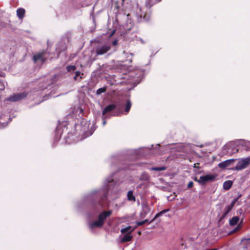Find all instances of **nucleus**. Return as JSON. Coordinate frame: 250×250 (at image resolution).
I'll use <instances>...</instances> for the list:
<instances>
[{
  "label": "nucleus",
  "instance_id": "obj_19",
  "mask_svg": "<svg viewBox=\"0 0 250 250\" xmlns=\"http://www.w3.org/2000/svg\"><path fill=\"white\" fill-rule=\"evenodd\" d=\"M160 0H146V6L150 7L153 4L159 2Z\"/></svg>",
  "mask_w": 250,
  "mask_h": 250
},
{
  "label": "nucleus",
  "instance_id": "obj_7",
  "mask_svg": "<svg viewBox=\"0 0 250 250\" xmlns=\"http://www.w3.org/2000/svg\"><path fill=\"white\" fill-rule=\"evenodd\" d=\"M238 199V197L235 198L234 199H233L232 201V202L230 205H228L226 207L225 211L224 212V213H223V214L222 215V218L225 217L228 215V214L231 211V210L234 207L235 204L237 201Z\"/></svg>",
  "mask_w": 250,
  "mask_h": 250
},
{
  "label": "nucleus",
  "instance_id": "obj_9",
  "mask_svg": "<svg viewBox=\"0 0 250 250\" xmlns=\"http://www.w3.org/2000/svg\"><path fill=\"white\" fill-rule=\"evenodd\" d=\"M233 161H234V159L227 160L219 163L218 164V167L220 168H224L230 165L231 163Z\"/></svg>",
  "mask_w": 250,
  "mask_h": 250
},
{
  "label": "nucleus",
  "instance_id": "obj_37",
  "mask_svg": "<svg viewBox=\"0 0 250 250\" xmlns=\"http://www.w3.org/2000/svg\"><path fill=\"white\" fill-rule=\"evenodd\" d=\"M199 163H196V164H194V166H193V167H198L197 166V165H199Z\"/></svg>",
  "mask_w": 250,
  "mask_h": 250
},
{
  "label": "nucleus",
  "instance_id": "obj_6",
  "mask_svg": "<svg viewBox=\"0 0 250 250\" xmlns=\"http://www.w3.org/2000/svg\"><path fill=\"white\" fill-rule=\"evenodd\" d=\"M114 184V183L112 177H109L105 181L104 185L105 186V188L104 190L103 191V195L101 197L102 201H104L106 198V195L105 194V191L109 189L110 186H113Z\"/></svg>",
  "mask_w": 250,
  "mask_h": 250
},
{
  "label": "nucleus",
  "instance_id": "obj_11",
  "mask_svg": "<svg viewBox=\"0 0 250 250\" xmlns=\"http://www.w3.org/2000/svg\"><path fill=\"white\" fill-rule=\"evenodd\" d=\"M115 107L116 106L114 104H110L107 106L103 111V115H105L107 113L114 110Z\"/></svg>",
  "mask_w": 250,
  "mask_h": 250
},
{
  "label": "nucleus",
  "instance_id": "obj_33",
  "mask_svg": "<svg viewBox=\"0 0 250 250\" xmlns=\"http://www.w3.org/2000/svg\"><path fill=\"white\" fill-rule=\"evenodd\" d=\"M118 43V41L117 40H114L113 42H112V44L114 46L116 45Z\"/></svg>",
  "mask_w": 250,
  "mask_h": 250
},
{
  "label": "nucleus",
  "instance_id": "obj_22",
  "mask_svg": "<svg viewBox=\"0 0 250 250\" xmlns=\"http://www.w3.org/2000/svg\"><path fill=\"white\" fill-rule=\"evenodd\" d=\"M131 103L129 100H128L127 101V103H126V104L125 105V111L126 112H128L129 111V110L131 108Z\"/></svg>",
  "mask_w": 250,
  "mask_h": 250
},
{
  "label": "nucleus",
  "instance_id": "obj_34",
  "mask_svg": "<svg viewBox=\"0 0 250 250\" xmlns=\"http://www.w3.org/2000/svg\"><path fill=\"white\" fill-rule=\"evenodd\" d=\"M99 205H100L102 208H104V204L100 202H99Z\"/></svg>",
  "mask_w": 250,
  "mask_h": 250
},
{
  "label": "nucleus",
  "instance_id": "obj_30",
  "mask_svg": "<svg viewBox=\"0 0 250 250\" xmlns=\"http://www.w3.org/2000/svg\"><path fill=\"white\" fill-rule=\"evenodd\" d=\"M193 185V183L192 181H190L188 185V188H190L192 187Z\"/></svg>",
  "mask_w": 250,
  "mask_h": 250
},
{
  "label": "nucleus",
  "instance_id": "obj_24",
  "mask_svg": "<svg viewBox=\"0 0 250 250\" xmlns=\"http://www.w3.org/2000/svg\"><path fill=\"white\" fill-rule=\"evenodd\" d=\"M130 229H131V227L130 226H128L127 227L123 228L121 230V232L122 233H126V232H127L128 231H129Z\"/></svg>",
  "mask_w": 250,
  "mask_h": 250
},
{
  "label": "nucleus",
  "instance_id": "obj_5",
  "mask_svg": "<svg viewBox=\"0 0 250 250\" xmlns=\"http://www.w3.org/2000/svg\"><path fill=\"white\" fill-rule=\"evenodd\" d=\"M215 178V176L213 175L208 174L204 176H201L199 180H198V183L201 185H205L207 182L210 181L212 182L214 180Z\"/></svg>",
  "mask_w": 250,
  "mask_h": 250
},
{
  "label": "nucleus",
  "instance_id": "obj_40",
  "mask_svg": "<svg viewBox=\"0 0 250 250\" xmlns=\"http://www.w3.org/2000/svg\"><path fill=\"white\" fill-rule=\"evenodd\" d=\"M139 234H140L141 233V231L138 232Z\"/></svg>",
  "mask_w": 250,
  "mask_h": 250
},
{
  "label": "nucleus",
  "instance_id": "obj_25",
  "mask_svg": "<svg viewBox=\"0 0 250 250\" xmlns=\"http://www.w3.org/2000/svg\"><path fill=\"white\" fill-rule=\"evenodd\" d=\"M242 145H244L248 147V149H250V141H242Z\"/></svg>",
  "mask_w": 250,
  "mask_h": 250
},
{
  "label": "nucleus",
  "instance_id": "obj_26",
  "mask_svg": "<svg viewBox=\"0 0 250 250\" xmlns=\"http://www.w3.org/2000/svg\"><path fill=\"white\" fill-rule=\"evenodd\" d=\"M241 228V224L240 223L235 228V229L234 230V231H237V230H239Z\"/></svg>",
  "mask_w": 250,
  "mask_h": 250
},
{
  "label": "nucleus",
  "instance_id": "obj_14",
  "mask_svg": "<svg viewBox=\"0 0 250 250\" xmlns=\"http://www.w3.org/2000/svg\"><path fill=\"white\" fill-rule=\"evenodd\" d=\"M232 185V181L230 180L225 181L223 184V188L226 190H229Z\"/></svg>",
  "mask_w": 250,
  "mask_h": 250
},
{
  "label": "nucleus",
  "instance_id": "obj_18",
  "mask_svg": "<svg viewBox=\"0 0 250 250\" xmlns=\"http://www.w3.org/2000/svg\"><path fill=\"white\" fill-rule=\"evenodd\" d=\"M149 179V176L146 172L142 173L140 176V180L142 181H147Z\"/></svg>",
  "mask_w": 250,
  "mask_h": 250
},
{
  "label": "nucleus",
  "instance_id": "obj_27",
  "mask_svg": "<svg viewBox=\"0 0 250 250\" xmlns=\"http://www.w3.org/2000/svg\"><path fill=\"white\" fill-rule=\"evenodd\" d=\"M7 125V123H0V128H3V127H5Z\"/></svg>",
  "mask_w": 250,
  "mask_h": 250
},
{
  "label": "nucleus",
  "instance_id": "obj_39",
  "mask_svg": "<svg viewBox=\"0 0 250 250\" xmlns=\"http://www.w3.org/2000/svg\"><path fill=\"white\" fill-rule=\"evenodd\" d=\"M140 40H141V42H142V43H144V42H143V40H142V39H141Z\"/></svg>",
  "mask_w": 250,
  "mask_h": 250
},
{
  "label": "nucleus",
  "instance_id": "obj_10",
  "mask_svg": "<svg viewBox=\"0 0 250 250\" xmlns=\"http://www.w3.org/2000/svg\"><path fill=\"white\" fill-rule=\"evenodd\" d=\"M83 73H81L79 71H77L75 73V76H74L73 79L75 81H78L80 82L83 79Z\"/></svg>",
  "mask_w": 250,
  "mask_h": 250
},
{
  "label": "nucleus",
  "instance_id": "obj_20",
  "mask_svg": "<svg viewBox=\"0 0 250 250\" xmlns=\"http://www.w3.org/2000/svg\"><path fill=\"white\" fill-rule=\"evenodd\" d=\"M151 170L155 171H163L166 169V167L165 166L160 167H152L150 168Z\"/></svg>",
  "mask_w": 250,
  "mask_h": 250
},
{
  "label": "nucleus",
  "instance_id": "obj_35",
  "mask_svg": "<svg viewBox=\"0 0 250 250\" xmlns=\"http://www.w3.org/2000/svg\"><path fill=\"white\" fill-rule=\"evenodd\" d=\"M144 222H145V223H146V222H148L149 223H150V221H149V220L148 219H146V220H144Z\"/></svg>",
  "mask_w": 250,
  "mask_h": 250
},
{
  "label": "nucleus",
  "instance_id": "obj_8",
  "mask_svg": "<svg viewBox=\"0 0 250 250\" xmlns=\"http://www.w3.org/2000/svg\"><path fill=\"white\" fill-rule=\"evenodd\" d=\"M33 60L35 62L40 61L41 63H43L45 60V58L44 57V52L35 55L33 57Z\"/></svg>",
  "mask_w": 250,
  "mask_h": 250
},
{
  "label": "nucleus",
  "instance_id": "obj_16",
  "mask_svg": "<svg viewBox=\"0 0 250 250\" xmlns=\"http://www.w3.org/2000/svg\"><path fill=\"white\" fill-rule=\"evenodd\" d=\"M127 200L129 201H135V197L133 194L132 191H129L127 194Z\"/></svg>",
  "mask_w": 250,
  "mask_h": 250
},
{
  "label": "nucleus",
  "instance_id": "obj_28",
  "mask_svg": "<svg viewBox=\"0 0 250 250\" xmlns=\"http://www.w3.org/2000/svg\"><path fill=\"white\" fill-rule=\"evenodd\" d=\"M139 10H140V12H141L140 13H139V16H140V17H142L143 15H144V18H145V17H146V15H145V14H144V13L142 11V9H141V8H139Z\"/></svg>",
  "mask_w": 250,
  "mask_h": 250
},
{
  "label": "nucleus",
  "instance_id": "obj_17",
  "mask_svg": "<svg viewBox=\"0 0 250 250\" xmlns=\"http://www.w3.org/2000/svg\"><path fill=\"white\" fill-rule=\"evenodd\" d=\"M169 211V209H164L161 212H159L158 213L156 214L155 217L150 221V223L153 222L157 217L161 216L164 213L167 212Z\"/></svg>",
  "mask_w": 250,
  "mask_h": 250
},
{
  "label": "nucleus",
  "instance_id": "obj_2",
  "mask_svg": "<svg viewBox=\"0 0 250 250\" xmlns=\"http://www.w3.org/2000/svg\"><path fill=\"white\" fill-rule=\"evenodd\" d=\"M250 164V157L242 158L238 160L236 166L233 168L235 170H241L247 168Z\"/></svg>",
  "mask_w": 250,
  "mask_h": 250
},
{
  "label": "nucleus",
  "instance_id": "obj_38",
  "mask_svg": "<svg viewBox=\"0 0 250 250\" xmlns=\"http://www.w3.org/2000/svg\"><path fill=\"white\" fill-rule=\"evenodd\" d=\"M194 180H195V181H197V182H198V180H199V179H198L197 178H196V177H195V178H194Z\"/></svg>",
  "mask_w": 250,
  "mask_h": 250
},
{
  "label": "nucleus",
  "instance_id": "obj_41",
  "mask_svg": "<svg viewBox=\"0 0 250 250\" xmlns=\"http://www.w3.org/2000/svg\"><path fill=\"white\" fill-rule=\"evenodd\" d=\"M129 54H130V55H132V53H129Z\"/></svg>",
  "mask_w": 250,
  "mask_h": 250
},
{
  "label": "nucleus",
  "instance_id": "obj_1",
  "mask_svg": "<svg viewBox=\"0 0 250 250\" xmlns=\"http://www.w3.org/2000/svg\"><path fill=\"white\" fill-rule=\"evenodd\" d=\"M112 213L111 210L104 211L99 214L97 220L94 221L89 224V227L91 229L96 228L102 227L107 217L109 216Z\"/></svg>",
  "mask_w": 250,
  "mask_h": 250
},
{
  "label": "nucleus",
  "instance_id": "obj_29",
  "mask_svg": "<svg viewBox=\"0 0 250 250\" xmlns=\"http://www.w3.org/2000/svg\"><path fill=\"white\" fill-rule=\"evenodd\" d=\"M244 243H246V244L250 243V238L245 239L242 240Z\"/></svg>",
  "mask_w": 250,
  "mask_h": 250
},
{
  "label": "nucleus",
  "instance_id": "obj_31",
  "mask_svg": "<svg viewBox=\"0 0 250 250\" xmlns=\"http://www.w3.org/2000/svg\"><path fill=\"white\" fill-rule=\"evenodd\" d=\"M99 192H100L99 194L101 195L102 194L101 193V191L93 190L91 194H92V195H94V194H96L97 193H99Z\"/></svg>",
  "mask_w": 250,
  "mask_h": 250
},
{
  "label": "nucleus",
  "instance_id": "obj_12",
  "mask_svg": "<svg viewBox=\"0 0 250 250\" xmlns=\"http://www.w3.org/2000/svg\"><path fill=\"white\" fill-rule=\"evenodd\" d=\"M25 14V10L23 8H19L17 10V15L18 18L22 19Z\"/></svg>",
  "mask_w": 250,
  "mask_h": 250
},
{
  "label": "nucleus",
  "instance_id": "obj_3",
  "mask_svg": "<svg viewBox=\"0 0 250 250\" xmlns=\"http://www.w3.org/2000/svg\"><path fill=\"white\" fill-rule=\"evenodd\" d=\"M111 47V44L109 42H106L101 44L96 47V53L97 55H102L108 51Z\"/></svg>",
  "mask_w": 250,
  "mask_h": 250
},
{
  "label": "nucleus",
  "instance_id": "obj_32",
  "mask_svg": "<svg viewBox=\"0 0 250 250\" xmlns=\"http://www.w3.org/2000/svg\"><path fill=\"white\" fill-rule=\"evenodd\" d=\"M144 224H145V222H144V221H141V222H137V226H141V225H143Z\"/></svg>",
  "mask_w": 250,
  "mask_h": 250
},
{
  "label": "nucleus",
  "instance_id": "obj_36",
  "mask_svg": "<svg viewBox=\"0 0 250 250\" xmlns=\"http://www.w3.org/2000/svg\"><path fill=\"white\" fill-rule=\"evenodd\" d=\"M105 124H106V121H105V120L103 119V125H104Z\"/></svg>",
  "mask_w": 250,
  "mask_h": 250
},
{
  "label": "nucleus",
  "instance_id": "obj_4",
  "mask_svg": "<svg viewBox=\"0 0 250 250\" xmlns=\"http://www.w3.org/2000/svg\"><path fill=\"white\" fill-rule=\"evenodd\" d=\"M27 96V93L22 92L21 93L13 94L6 99V101L11 102H16L21 100Z\"/></svg>",
  "mask_w": 250,
  "mask_h": 250
},
{
  "label": "nucleus",
  "instance_id": "obj_21",
  "mask_svg": "<svg viewBox=\"0 0 250 250\" xmlns=\"http://www.w3.org/2000/svg\"><path fill=\"white\" fill-rule=\"evenodd\" d=\"M106 90V87H102V88H99L98 89H97V90L96 91V94L97 95H100L102 93H104V92H105Z\"/></svg>",
  "mask_w": 250,
  "mask_h": 250
},
{
  "label": "nucleus",
  "instance_id": "obj_23",
  "mask_svg": "<svg viewBox=\"0 0 250 250\" xmlns=\"http://www.w3.org/2000/svg\"><path fill=\"white\" fill-rule=\"evenodd\" d=\"M76 67L75 65H68L66 67V70L68 72H71L72 71H74L76 69Z\"/></svg>",
  "mask_w": 250,
  "mask_h": 250
},
{
  "label": "nucleus",
  "instance_id": "obj_15",
  "mask_svg": "<svg viewBox=\"0 0 250 250\" xmlns=\"http://www.w3.org/2000/svg\"><path fill=\"white\" fill-rule=\"evenodd\" d=\"M239 217L238 216L233 217L231 219L229 220V225L230 226H234L239 221Z\"/></svg>",
  "mask_w": 250,
  "mask_h": 250
},
{
  "label": "nucleus",
  "instance_id": "obj_13",
  "mask_svg": "<svg viewBox=\"0 0 250 250\" xmlns=\"http://www.w3.org/2000/svg\"><path fill=\"white\" fill-rule=\"evenodd\" d=\"M132 238V236L128 233L125 234L121 240L122 243L130 241Z\"/></svg>",
  "mask_w": 250,
  "mask_h": 250
}]
</instances>
